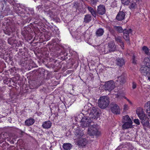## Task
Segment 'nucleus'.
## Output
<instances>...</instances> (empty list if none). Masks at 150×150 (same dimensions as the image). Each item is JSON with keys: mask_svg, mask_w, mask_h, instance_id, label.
I'll list each match as a JSON object with an SVG mask.
<instances>
[{"mask_svg": "<svg viewBox=\"0 0 150 150\" xmlns=\"http://www.w3.org/2000/svg\"><path fill=\"white\" fill-rule=\"evenodd\" d=\"M126 100H127L129 102V101H130V100L128 99L127 98L126 99Z\"/></svg>", "mask_w": 150, "mask_h": 150, "instance_id": "obj_44", "label": "nucleus"}, {"mask_svg": "<svg viewBox=\"0 0 150 150\" xmlns=\"http://www.w3.org/2000/svg\"><path fill=\"white\" fill-rule=\"evenodd\" d=\"M104 33V30L102 28H100L96 30V33L97 37H100L102 36Z\"/></svg>", "mask_w": 150, "mask_h": 150, "instance_id": "obj_22", "label": "nucleus"}, {"mask_svg": "<svg viewBox=\"0 0 150 150\" xmlns=\"http://www.w3.org/2000/svg\"><path fill=\"white\" fill-rule=\"evenodd\" d=\"M115 87V83L112 81H110L106 82L105 84V90L110 91L114 89Z\"/></svg>", "mask_w": 150, "mask_h": 150, "instance_id": "obj_5", "label": "nucleus"}, {"mask_svg": "<svg viewBox=\"0 0 150 150\" xmlns=\"http://www.w3.org/2000/svg\"><path fill=\"white\" fill-rule=\"evenodd\" d=\"M83 115L81 114L78 115L77 119L80 122L81 125L82 127H88L90 125L91 122L90 118L89 117H84Z\"/></svg>", "mask_w": 150, "mask_h": 150, "instance_id": "obj_1", "label": "nucleus"}, {"mask_svg": "<svg viewBox=\"0 0 150 150\" xmlns=\"http://www.w3.org/2000/svg\"><path fill=\"white\" fill-rule=\"evenodd\" d=\"M132 32L131 29H125L123 32V38L129 45L130 44L129 34L131 33Z\"/></svg>", "mask_w": 150, "mask_h": 150, "instance_id": "obj_6", "label": "nucleus"}, {"mask_svg": "<svg viewBox=\"0 0 150 150\" xmlns=\"http://www.w3.org/2000/svg\"><path fill=\"white\" fill-rule=\"evenodd\" d=\"M136 113L140 120L146 117L144 113L143 109L140 107L138 108L137 109Z\"/></svg>", "mask_w": 150, "mask_h": 150, "instance_id": "obj_11", "label": "nucleus"}, {"mask_svg": "<svg viewBox=\"0 0 150 150\" xmlns=\"http://www.w3.org/2000/svg\"><path fill=\"white\" fill-rule=\"evenodd\" d=\"M74 132V137L75 139L81 138L84 134L83 131L80 130L78 127L77 128Z\"/></svg>", "mask_w": 150, "mask_h": 150, "instance_id": "obj_8", "label": "nucleus"}, {"mask_svg": "<svg viewBox=\"0 0 150 150\" xmlns=\"http://www.w3.org/2000/svg\"><path fill=\"white\" fill-rule=\"evenodd\" d=\"M91 4L93 5H96V4L98 1V0H90Z\"/></svg>", "mask_w": 150, "mask_h": 150, "instance_id": "obj_36", "label": "nucleus"}, {"mask_svg": "<svg viewBox=\"0 0 150 150\" xmlns=\"http://www.w3.org/2000/svg\"><path fill=\"white\" fill-rule=\"evenodd\" d=\"M14 9L15 12L19 15L21 14H23L24 13L23 9L20 5H17L15 6Z\"/></svg>", "mask_w": 150, "mask_h": 150, "instance_id": "obj_17", "label": "nucleus"}, {"mask_svg": "<svg viewBox=\"0 0 150 150\" xmlns=\"http://www.w3.org/2000/svg\"><path fill=\"white\" fill-rule=\"evenodd\" d=\"M78 144L79 145L82 146H85L86 144V139H80L78 141Z\"/></svg>", "mask_w": 150, "mask_h": 150, "instance_id": "obj_28", "label": "nucleus"}, {"mask_svg": "<svg viewBox=\"0 0 150 150\" xmlns=\"http://www.w3.org/2000/svg\"><path fill=\"white\" fill-rule=\"evenodd\" d=\"M132 62L133 63L135 64L137 62V60H136V58L134 55H133L132 58Z\"/></svg>", "mask_w": 150, "mask_h": 150, "instance_id": "obj_37", "label": "nucleus"}, {"mask_svg": "<svg viewBox=\"0 0 150 150\" xmlns=\"http://www.w3.org/2000/svg\"><path fill=\"white\" fill-rule=\"evenodd\" d=\"M131 0H121L122 3L124 5H129Z\"/></svg>", "mask_w": 150, "mask_h": 150, "instance_id": "obj_34", "label": "nucleus"}, {"mask_svg": "<svg viewBox=\"0 0 150 150\" xmlns=\"http://www.w3.org/2000/svg\"><path fill=\"white\" fill-rule=\"evenodd\" d=\"M98 131V126L93 125L88 128V134L90 136H93L96 134Z\"/></svg>", "mask_w": 150, "mask_h": 150, "instance_id": "obj_4", "label": "nucleus"}, {"mask_svg": "<svg viewBox=\"0 0 150 150\" xmlns=\"http://www.w3.org/2000/svg\"><path fill=\"white\" fill-rule=\"evenodd\" d=\"M141 120V123L144 127H149V123L146 117L140 119Z\"/></svg>", "mask_w": 150, "mask_h": 150, "instance_id": "obj_15", "label": "nucleus"}, {"mask_svg": "<svg viewBox=\"0 0 150 150\" xmlns=\"http://www.w3.org/2000/svg\"><path fill=\"white\" fill-rule=\"evenodd\" d=\"M15 39L12 38H9L8 40V43L11 45H13V44L15 43Z\"/></svg>", "mask_w": 150, "mask_h": 150, "instance_id": "obj_31", "label": "nucleus"}, {"mask_svg": "<svg viewBox=\"0 0 150 150\" xmlns=\"http://www.w3.org/2000/svg\"><path fill=\"white\" fill-rule=\"evenodd\" d=\"M125 99H127V98H126V97H125Z\"/></svg>", "mask_w": 150, "mask_h": 150, "instance_id": "obj_45", "label": "nucleus"}, {"mask_svg": "<svg viewBox=\"0 0 150 150\" xmlns=\"http://www.w3.org/2000/svg\"><path fill=\"white\" fill-rule=\"evenodd\" d=\"M122 121L124 123L122 125L123 129H126L132 127V122L128 115L123 116Z\"/></svg>", "mask_w": 150, "mask_h": 150, "instance_id": "obj_3", "label": "nucleus"}, {"mask_svg": "<svg viewBox=\"0 0 150 150\" xmlns=\"http://www.w3.org/2000/svg\"><path fill=\"white\" fill-rule=\"evenodd\" d=\"M71 147V144L69 143L64 144L63 145V148L65 150H70Z\"/></svg>", "mask_w": 150, "mask_h": 150, "instance_id": "obj_26", "label": "nucleus"}, {"mask_svg": "<svg viewBox=\"0 0 150 150\" xmlns=\"http://www.w3.org/2000/svg\"><path fill=\"white\" fill-rule=\"evenodd\" d=\"M35 122V120L32 118H30L26 120L25 122V124L27 126L33 125Z\"/></svg>", "mask_w": 150, "mask_h": 150, "instance_id": "obj_20", "label": "nucleus"}, {"mask_svg": "<svg viewBox=\"0 0 150 150\" xmlns=\"http://www.w3.org/2000/svg\"><path fill=\"white\" fill-rule=\"evenodd\" d=\"M108 48L110 52H114L116 50V46L113 41H111L109 43Z\"/></svg>", "mask_w": 150, "mask_h": 150, "instance_id": "obj_12", "label": "nucleus"}, {"mask_svg": "<svg viewBox=\"0 0 150 150\" xmlns=\"http://www.w3.org/2000/svg\"><path fill=\"white\" fill-rule=\"evenodd\" d=\"M91 19V16L90 14H87L85 16L84 19V21L86 23H88Z\"/></svg>", "mask_w": 150, "mask_h": 150, "instance_id": "obj_27", "label": "nucleus"}, {"mask_svg": "<svg viewBox=\"0 0 150 150\" xmlns=\"http://www.w3.org/2000/svg\"><path fill=\"white\" fill-rule=\"evenodd\" d=\"M114 29L120 33H121L123 32L122 28L120 26H114Z\"/></svg>", "mask_w": 150, "mask_h": 150, "instance_id": "obj_32", "label": "nucleus"}, {"mask_svg": "<svg viewBox=\"0 0 150 150\" xmlns=\"http://www.w3.org/2000/svg\"><path fill=\"white\" fill-rule=\"evenodd\" d=\"M125 16V13L122 11H120L119 12L117 15L116 18L119 21H121L124 19Z\"/></svg>", "mask_w": 150, "mask_h": 150, "instance_id": "obj_14", "label": "nucleus"}, {"mask_svg": "<svg viewBox=\"0 0 150 150\" xmlns=\"http://www.w3.org/2000/svg\"><path fill=\"white\" fill-rule=\"evenodd\" d=\"M98 112L97 110V109L95 107H93L90 110V117L95 119L98 117Z\"/></svg>", "mask_w": 150, "mask_h": 150, "instance_id": "obj_10", "label": "nucleus"}, {"mask_svg": "<svg viewBox=\"0 0 150 150\" xmlns=\"http://www.w3.org/2000/svg\"><path fill=\"white\" fill-rule=\"evenodd\" d=\"M97 12L100 15H103L105 14V6L103 5H100L98 6Z\"/></svg>", "mask_w": 150, "mask_h": 150, "instance_id": "obj_13", "label": "nucleus"}, {"mask_svg": "<svg viewBox=\"0 0 150 150\" xmlns=\"http://www.w3.org/2000/svg\"><path fill=\"white\" fill-rule=\"evenodd\" d=\"M144 63L146 65L145 67H150V57H146L144 59Z\"/></svg>", "mask_w": 150, "mask_h": 150, "instance_id": "obj_23", "label": "nucleus"}, {"mask_svg": "<svg viewBox=\"0 0 150 150\" xmlns=\"http://www.w3.org/2000/svg\"><path fill=\"white\" fill-rule=\"evenodd\" d=\"M117 79V81H119L121 83H124L125 82V76L123 75L118 77Z\"/></svg>", "mask_w": 150, "mask_h": 150, "instance_id": "obj_29", "label": "nucleus"}, {"mask_svg": "<svg viewBox=\"0 0 150 150\" xmlns=\"http://www.w3.org/2000/svg\"><path fill=\"white\" fill-rule=\"evenodd\" d=\"M141 73L147 76L148 79L150 78V68L147 67H142L140 69Z\"/></svg>", "mask_w": 150, "mask_h": 150, "instance_id": "obj_7", "label": "nucleus"}, {"mask_svg": "<svg viewBox=\"0 0 150 150\" xmlns=\"http://www.w3.org/2000/svg\"><path fill=\"white\" fill-rule=\"evenodd\" d=\"M52 125V123L50 121H45L42 124V127L45 129L50 128Z\"/></svg>", "mask_w": 150, "mask_h": 150, "instance_id": "obj_19", "label": "nucleus"}, {"mask_svg": "<svg viewBox=\"0 0 150 150\" xmlns=\"http://www.w3.org/2000/svg\"><path fill=\"white\" fill-rule=\"evenodd\" d=\"M115 41L117 43L119 44L122 49H124V43L121 40V38L120 36L115 37Z\"/></svg>", "mask_w": 150, "mask_h": 150, "instance_id": "obj_16", "label": "nucleus"}, {"mask_svg": "<svg viewBox=\"0 0 150 150\" xmlns=\"http://www.w3.org/2000/svg\"><path fill=\"white\" fill-rule=\"evenodd\" d=\"M129 107L128 105L125 104L124 106L123 109L124 110L126 111L128 110Z\"/></svg>", "mask_w": 150, "mask_h": 150, "instance_id": "obj_39", "label": "nucleus"}, {"mask_svg": "<svg viewBox=\"0 0 150 150\" xmlns=\"http://www.w3.org/2000/svg\"><path fill=\"white\" fill-rule=\"evenodd\" d=\"M87 8L88 11L91 13L92 15L94 17L96 16V11L94 10L93 8L90 6H88Z\"/></svg>", "mask_w": 150, "mask_h": 150, "instance_id": "obj_24", "label": "nucleus"}, {"mask_svg": "<svg viewBox=\"0 0 150 150\" xmlns=\"http://www.w3.org/2000/svg\"><path fill=\"white\" fill-rule=\"evenodd\" d=\"M129 8L131 10H133L136 8L137 5L135 1L132 0L130 1Z\"/></svg>", "mask_w": 150, "mask_h": 150, "instance_id": "obj_18", "label": "nucleus"}, {"mask_svg": "<svg viewBox=\"0 0 150 150\" xmlns=\"http://www.w3.org/2000/svg\"><path fill=\"white\" fill-rule=\"evenodd\" d=\"M111 109L112 112L116 114H119L120 112V109L119 106L115 104H111Z\"/></svg>", "mask_w": 150, "mask_h": 150, "instance_id": "obj_9", "label": "nucleus"}, {"mask_svg": "<svg viewBox=\"0 0 150 150\" xmlns=\"http://www.w3.org/2000/svg\"><path fill=\"white\" fill-rule=\"evenodd\" d=\"M15 30V28L13 26L9 27L8 28L6 29L5 31V33L8 35H10L11 33L14 32Z\"/></svg>", "mask_w": 150, "mask_h": 150, "instance_id": "obj_21", "label": "nucleus"}, {"mask_svg": "<svg viewBox=\"0 0 150 150\" xmlns=\"http://www.w3.org/2000/svg\"><path fill=\"white\" fill-rule=\"evenodd\" d=\"M108 98L107 96H103L100 97L98 101V105L100 108L104 109L106 108L109 103Z\"/></svg>", "mask_w": 150, "mask_h": 150, "instance_id": "obj_2", "label": "nucleus"}, {"mask_svg": "<svg viewBox=\"0 0 150 150\" xmlns=\"http://www.w3.org/2000/svg\"><path fill=\"white\" fill-rule=\"evenodd\" d=\"M142 50L145 52V54H147L149 49L147 47L145 46H144L142 48Z\"/></svg>", "mask_w": 150, "mask_h": 150, "instance_id": "obj_35", "label": "nucleus"}, {"mask_svg": "<svg viewBox=\"0 0 150 150\" xmlns=\"http://www.w3.org/2000/svg\"><path fill=\"white\" fill-rule=\"evenodd\" d=\"M147 114L148 115V119H149L150 120V111L148 112H146Z\"/></svg>", "mask_w": 150, "mask_h": 150, "instance_id": "obj_41", "label": "nucleus"}, {"mask_svg": "<svg viewBox=\"0 0 150 150\" xmlns=\"http://www.w3.org/2000/svg\"><path fill=\"white\" fill-rule=\"evenodd\" d=\"M134 122L137 125H139L140 124V122L139 120L138 119H135L134 120Z\"/></svg>", "mask_w": 150, "mask_h": 150, "instance_id": "obj_40", "label": "nucleus"}, {"mask_svg": "<svg viewBox=\"0 0 150 150\" xmlns=\"http://www.w3.org/2000/svg\"><path fill=\"white\" fill-rule=\"evenodd\" d=\"M129 102L130 104L132 105V103L130 100Z\"/></svg>", "mask_w": 150, "mask_h": 150, "instance_id": "obj_43", "label": "nucleus"}, {"mask_svg": "<svg viewBox=\"0 0 150 150\" xmlns=\"http://www.w3.org/2000/svg\"><path fill=\"white\" fill-rule=\"evenodd\" d=\"M147 55H150V49H149L148 53H147Z\"/></svg>", "mask_w": 150, "mask_h": 150, "instance_id": "obj_42", "label": "nucleus"}, {"mask_svg": "<svg viewBox=\"0 0 150 150\" xmlns=\"http://www.w3.org/2000/svg\"><path fill=\"white\" fill-rule=\"evenodd\" d=\"M137 86V83L134 82H133L132 83V88L133 89L136 88Z\"/></svg>", "mask_w": 150, "mask_h": 150, "instance_id": "obj_38", "label": "nucleus"}, {"mask_svg": "<svg viewBox=\"0 0 150 150\" xmlns=\"http://www.w3.org/2000/svg\"><path fill=\"white\" fill-rule=\"evenodd\" d=\"M144 108L146 112L150 111V101H148L145 104Z\"/></svg>", "mask_w": 150, "mask_h": 150, "instance_id": "obj_30", "label": "nucleus"}, {"mask_svg": "<svg viewBox=\"0 0 150 150\" xmlns=\"http://www.w3.org/2000/svg\"><path fill=\"white\" fill-rule=\"evenodd\" d=\"M29 32L26 28H24L22 30L21 33L25 37H27L28 35V34Z\"/></svg>", "mask_w": 150, "mask_h": 150, "instance_id": "obj_33", "label": "nucleus"}, {"mask_svg": "<svg viewBox=\"0 0 150 150\" xmlns=\"http://www.w3.org/2000/svg\"><path fill=\"white\" fill-rule=\"evenodd\" d=\"M116 60L117 64L120 66H121L125 64L124 60L122 58H118Z\"/></svg>", "mask_w": 150, "mask_h": 150, "instance_id": "obj_25", "label": "nucleus"}]
</instances>
